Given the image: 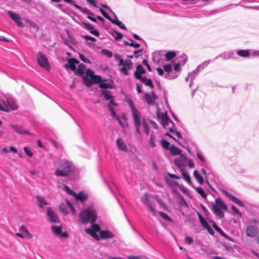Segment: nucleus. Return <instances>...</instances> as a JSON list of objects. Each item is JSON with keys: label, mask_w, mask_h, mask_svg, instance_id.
Here are the masks:
<instances>
[{"label": "nucleus", "mask_w": 259, "mask_h": 259, "mask_svg": "<svg viewBox=\"0 0 259 259\" xmlns=\"http://www.w3.org/2000/svg\"><path fill=\"white\" fill-rule=\"evenodd\" d=\"M182 174L183 178L187 181V182L190 184H191V178L189 175L184 171H182Z\"/></svg>", "instance_id": "obj_43"}, {"label": "nucleus", "mask_w": 259, "mask_h": 259, "mask_svg": "<svg viewBox=\"0 0 259 259\" xmlns=\"http://www.w3.org/2000/svg\"><path fill=\"white\" fill-rule=\"evenodd\" d=\"M257 233V228L250 225L246 228V234L248 237H254Z\"/></svg>", "instance_id": "obj_16"}, {"label": "nucleus", "mask_w": 259, "mask_h": 259, "mask_svg": "<svg viewBox=\"0 0 259 259\" xmlns=\"http://www.w3.org/2000/svg\"><path fill=\"white\" fill-rule=\"evenodd\" d=\"M235 54L234 51H230L229 52H223L218 56H217L214 59H217L219 58H222L223 60H228L230 59H234L235 57L234 56Z\"/></svg>", "instance_id": "obj_13"}, {"label": "nucleus", "mask_w": 259, "mask_h": 259, "mask_svg": "<svg viewBox=\"0 0 259 259\" xmlns=\"http://www.w3.org/2000/svg\"><path fill=\"white\" fill-rule=\"evenodd\" d=\"M185 241L188 244H191L193 242V239L192 237L187 236L185 237Z\"/></svg>", "instance_id": "obj_53"}, {"label": "nucleus", "mask_w": 259, "mask_h": 259, "mask_svg": "<svg viewBox=\"0 0 259 259\" xmlns=\"http://www.w3.org/2000/svg\"><path fill=\"white\" fill-rule=\"evenodd\" d=\"M8 14L10 16L11 18L16 22L18 26L20 27L23 26L22 22L21 21V17L18 14L12 11H8Z\"/></svg>", "instance_id": "obj_15"}, {"label": "nucleus", "mask_w": 259, "mask_h": 259, "mask_svg": "<svg viewBox=\"0 0 259 259\" xmlns=\"http://www.w3.org/2000/svg\"><path fill=\"white\" fill-rule=\"evenodd\" d=\"M111 22L113 24H114L117 25L119 27H120V28H121L122 29H124V30L127 29L126 27L125 26V25L124 24H123L121 21L118 20L117 18L116 19V20L112 19Z\"/></svg>", "instance_id": "obj_35"}, {"label": "nucleus", "mask_w": 259, "mask_h": 259, "mask_svg": "<svg viewBox=\"0 0 259 259\" xmlns=\"http://www.w3.org/2000/svg\"><path fill=\"white\" fill-rule=\"evenodd\" d=\"M143 64L147 67V69L149 71H152V69L147 60L144 59L143 60Z\"/></svg>", "instance_id": "obj_55"}, {"label": "nucleus", "mask_w": 259, "mask_h": 259, "mask_svg": "<svg viewBox=\"0 0 259 259\" xmlns=\"http://www.w3.org/2000/svg\"><path fill=\"white\" fill-rule=\"evenodd\" d=\"M84 77L91 78L96 83H98L101 81V76L100 75H95L94 72L90 69L87 70L85 76Z\"/></svg>", "instance_id": "obj_14"}, {"label": "nucleus", "mask_w": 259, "mask_h": 259, "mask_svg": "<svg viewBox=\"0 0 259 259\" xmlns=\"http://www.w3.org/2000/svg\"><path fill=\"white\" fill-rule=\"evenodd\" d=\"M158 214L163 219L169 222H172V220L170 219V218L163 211H158Z\"/></svg>", "instance_id": "obj_41"}, {"label": "nucleus", "mask_w": 259, "mask_h": 259, "mask_svg": "<svg viewBox=\"0 0 259 259\" xmlns=\"http://www.w3.org/2000/svg\"><path fill=\"white\" fill-rule=\"evenodd\" d=\"M102 6L103 7H104V8L106 9L107 10H109V11L110 12H111L112 13H113V16H114V18H115V19H117V16H116V15L115 14V13H114V12L112 11V10L110 8V7H108V6L107 5H102Z\"/></svg>", "instance_id": "obj_57"}, {"label": "nucleus", "mask_w": 259, "mask_h": 259, "mask_svg": "<svg viewBox=\"0 0 259 259\" xmlns=\"http://www.w3.org/2000/svg\"><path fill=\"white\" fill-rule=\"evenodd\" d=\"M63 189L67 193L72 196L76 200H79L83 202L88 198L87 193L81 191L77 194L66 185L64 186Z\"/></svg>", "instance_id": "obj_5"}, {"label": "nucleus", "mask_w": 259, "mask_h": 259, "mask_svg": "<svg viewBox=\"0 0 259 259\" xmlns=\"http://www.w3.org/2000/svg\"><path fill=\"white\" fill-rule=\"evenodd\" d=\"M156 98L157 96L154 92H152L151 95L147 93L144 95L145 100L149 104H154Z\"/></svg>", "instance_id": "obj_19"}, {"label": "nucleus", "mask_w": 259, "mask_h": 259, "mask_svg": "<svg viewBox=\"0 0 259 259\" xmlns=\"http://www.w3.org/2000/svg\"><path fill=\"white\" fill-rule=\"evenodd\" d=\"M169 149L171 154L173 155H179L181 152V150L176 147L174 145L170 146Z\"/></svg>", "instance_id": "obj_33"}, {"label": "nucleus", "mask_w": 259, "mask_h": 259, "mask_svg": "<svg viewBox=\"0 0 259 259\" xmlns=\"http://www.w3.org/2000/svg\"><path fill=\"white\" fill-rule=\"evenodd\" d=\"M197 214L199 218V220L201 226L203 227L204 229L207 230V232L211 235H213L214 234V232L213 229L211 228V227L208 225L205 219L202 216V215L199 212V211H197Z\"/></svg>", "instance_id": "obj_9"}, {"label": "nucleus", "mask_w": 259, "mask_h": 259, "mask_svg": "<svg viewBox=\"0 0 259 259\" xmlns=\"http://www.w3.org/2000/svg\"><path fill=\"white\" fill-rule=\"evenodd\" d=\"M99 235L101 239L113 238L115 237L114 234L108 230H101Z\"/></svg>", "instance_id": "obj_17"}, {"label": "nucleus", "mask_w": 259, "mask_h": 259, "mask_svg": "<svg viewBox=\"0 0 259 259\" xmlns=\"http://www.w3.org/2000/svg\"><path fill=\"white\" fill-rule=\"evenodd\" d=\"M157 139V134L154 133L153 132H152L150 137V140H149V145L152 148L155 147L156 146V141Z\"/></svg>", "instance_id": "obj_27"}, {"label": "nucleus", "mask_w": 259, "mask_h": 259, "mask_svg": "<svg viewBox=\"0 0 259 259\" xmlns=\"http://www.w3.org/2000/svg\"><path fill=\"white\" fill-rule=\"evenodd\" d=\"M81 11L82 12H83V13H85V14H87L88 15H93L91 11L87 8H82V10Z\"/></svg>", "instance_id": "obj_63"}, {"label": "nucleus", "mask_w": 259, "mask_h": 259, "mask_svg": "<svg viewBox=\"0 0 259 259\" xmlns=\"http://www.w3.org/2000/svg\"><path fill=\"white\" fill-rule=\"evenodd\" d=\"M98 83H99V86L101 89H106L109 88H112V85L109 83H108L106 81H103L101 80L100 82H99Z\"/></svg>", "instance_id": "obj_38"}, {"label": "nucleus", "mask_w": 259, "mask_h": 259, "mask_svg": "<svg viewBox=\"0 0 259 259\" xmlns=\"http://www.w3.org/2000/svg\"><path fill=\"white\" fill-rule=\"evenodd\" d=\"M176 56V53L174 51L168 52L165 55L166 60L169 61Z\"/></svg>", "instance_id": "obj_42"}, {"label": "nucleus", "mask_w": 259, "mask_h": 259, "mask_svg": "<svg viewBox=\"0 0 259 259\" xmlns=\"http://www.w3.org/2000/svg\"><path fill=\"white\" fill-rule=\"evenodd\" d=\"M145 73V70L143 66L141 65H138L134 74L135 77L138 79L142 77L141 74H144Z\"/></svg>", "instance_id": "obj_22"}, {"label": "nucleus", "mask_w": 259, "mask_h": 259, "mask_svg": "<svg viewBox=\"0 0 259 259\" xmlns=\"http://www.w3.org/2000/svg\"><path fill=\"white\" fill-rule=\"evenodd\" d=\"M83 81L85 85L88 87L91 86L93 83H95V82L93 80V79L91 78L87 77H83ZM95 83H96L95 82Z\"/></svg>", "instance_id": "obj_40"}, {"label": "nucleus", "mask_w": 259, "mask_h": 259, "mask_svg": "<svg viewBox=\"0 0 259 259\" xmlns=\"http://www.w3.org/2000/svg\"><path fill=\"white\" fill-rule=\"evenodd\" d=\"M74 169L73 163L67 160L60 161L58 169H56L55 174L58 177H66L72 172Z\"/></svg>", "instance_id": "obj_1"}, {"label": "nucleus", "mask_w": 259, "mask_h": 259, "mask_svg": "<svg viewBox=\"0 0 259 259\" xmlns=\"http://www.w3.org/2000/svg\"><path fill=\"white\" fill-rule=\"evenodd\" d=\"M152 198L153 199V195L149 193H146L144 194L142 201L143 203L149 205V207L151 208V210H154V209L152 207L151 203L150 201L151 199Z\"/></svg>", "instance_id": "obj_20"}, {"label": "nucleus", "mask_w": 259, "mask_h": 259, "mask_svg": "<svg viewBox=\"0 0 259 259\" xmlns=\"http://www.w3.org/2000/svg\"><path fill=\"white\" fill-rule=\"evenodd\" d=\"M212 207L213 210H226L227 209V205L220 198L216 199Z\"/></svg>", "instance_id": "obj_11"}, {"label": "nucleus", "mask_w": 259, "mask_h": 259, "mask_svg": "<svg viewBox=\"0 0 259 259\" xmlns=\"http://www.w3.org/2000/svg\"><path fill=\"white\" fill-rule=\"evenodd\" d=\"M97 218L96 211H81L79 215V221L83 224L94 223Z\"/></svg>", "instance_id": "obj_3"}, {"label": "nucleus", "mask_w": 259, "mask_h": 259, "mask_svg": "<svg viewBox=\"0 0 259 259\" xmlns=\"http://www.w3.org/2000/svg\"><path fill=\"white\" fill-rule=\"evenodd\" d=\"M85 69V65L83 64H80L78 65V68H76V69L74 71V73L78 76H82L84 74Z\"/></svg>", "instance_id": "obj_26"}, {"label": "nucleus", "mask_w": 259, "mask_h": 259, "mask_svg": "<svg viewBox=\"0 0 259 259\" xmlns=\"http://www.w3.org/2000/svg\"><path fill=\"white\" fill-rule=\"evenodd\" d=\"M111 35L114 38V39L118 41L122 38V34L117 31H114L110 33Z\"/></svg>", "instance_id": "obj_39"}, {"label": "nucleus", "mask_w": 259, "mask_h": 259, "mask_svg": "<svg viewBox=\"0 0 259 259\" xmlns=\"http://www.w3.org/2000/svg\"><path fill=\"white\" fill-rule=\"evenodd\" d=\"M82 24L88 30L91 31L94 28V27L90 24L85 22H83Z\"/></svg>", "instance_id": "obj_56"}, {"label": "nucleus", "mask_w": 259, "mask_h": 259, "mask_svg": "<svg viewBox=\"0 0 259 259\" xmlns=\"http://www.w3.org/2000/svg\"><path fill=\"white\" fill-rule=\"evenodd\" d=\"M24 151L26 154L28 155L30 157H32L33 156V153L30 151V149L27 147H25L24 148Z\"/></svg>", "instance_id": "obj_50"}, {"label": "nucleus", "mask_w": 259, "mask_h": 259, "mask_svg": "<svg viewBox=\"0 0 259 259\" xmlns=\"http://www.w3.org/2000/svg\"><path fill=\"white\" fill-rule=\"evenodd\" d=\"M237 54L242 57H248L250 55V50H240L237 52Z\"/></svg>", "instance_id": "obj_30"}, {"label": "nucleus", "mask_w": 259, "mask_h": 259, "mask_svg": "<svg viewBox=\"0 0 259 259\" xmlns=\"http://www.w3.org/2000/svg\"><path fill=\"white\" fill-rule=\"evenodd\" d=\"M91 229V231L95 232H100V231H101L100 226L98 224H94V223H93V225H92V229Z\"/></svg>", "instance_id": "obj_47"}, {"label": "nucleus", "mask_w": 259, "mask_h": 259, "mask_svg": "<svg viewBox=\"0 0 259 259\" xmlns=\"http://www.w3.org/2000/svg\"><path fill=\"white\" fill-rule=\"evenodd\" d=\"M157 117L160 119L161 123L164 128H168L170 132H173L175 130L174 123L168 118L166 112H157Z\"/></svg>", "instance_id": "obj_4"}, {"label": "nucleus", "mask_w": 259, "mask_h": 259, "mask_svg": "<svg viewBox=\"0 0 259 259\" xmlns=\"http://www.w3.org/2000/svg\"><path fill=\"white\" fill-rule=\"evenodd\" d=\"M36 199L38 205L40 208H42L44 206L48 205L49 204L46 199L41 196H37Z\"/></svg>", "instance_id": "obj_28"}, {"label": "nucleus", "mask_w": 259, "mask_h": 259, "mask_svg": "<svg viewBox=\"0 0 259 259\" xmlns=\"http://www.w3.org/2000/svg\"><path fill=\"white\" fill-rule=\"evenodd\" d=\"M37 61L40 66L47 70L50 68L48 59L41 52H39L37 55Z\"/></svg>", "instance_id": "obj_7"}, {"label": "nucleus", "mask_w": 259, "mask_h": 259, "mask_svg": "<svg viewBox=\"0 0 259 259\" xmlns=\"http://www.w3.org/2000/svg\"><path fill=\"white\" fill-rule=\"evenodd\" d=\"M178 75L179 74L177 72L174 71H172V70H171L168 73H166L164 74V77L168 79H174L177 78Z\"/></svg>", "instance_id": "obj_29"}, {"label": "nucleus", "mask_w": 259, "mask_h": 259, "mask_svg": "<svg viewBox=\"0 0 259 259\" xmlns=\"http://www.w3.org/2000/svg\"><path fill=\"white\" fill-rule=\"evenodd\" d=\"M139 79L145 85L149 87L151 89H153L154 88L152 81L150 78H148L146 76H143Z\"/></svg>", "instance_id": "obj_25"}, {"label": "nucleus", "mask_w": 259, "mask_h": 259, "mask_svg": "<svg viewBox=\"0 0 259 259\" xmlns=\"http://www.w3.org/2000/svg\"><path fill=\"white\" fill-rule=\"evenodd\" d=\"M85 232L90 234L92 237L95 239L96 240H99L101 239L100 238V235L98 236L96 232L91 231V229L87 228L85 230Z\"/></svg>", "instance_id": "obj_34"}, {"label": "nucleus", "mask_w": 259, "mask_h": 259, "mask_svg": "<svg viewBox=\"0 0 259 259\" xmlns=\"http://www.w3.org/2000/svg\"><path fill=\"white\" fill-rule=\"evenodd\" d=\"M132 113L137 133L139 135L141 134L140 128L142 125L145 134L146 135H148L149 133V127L147 121L145 119H143L141 123V115L137 110H133Z\"/></svg>", "instance_id": "obj_2"}, {"label": "nucleus", "mask_w": 259, "mask_h": 259, "mask_svg": "<svg viewBox=\"0 0 259 259\" xmlns=\"http://www.w3.org/2000/svg\"><path fill=\"white\" fill-rule=\"evenodd\" d=\"M17 108L15 105H12L10 101L2 100L0 102V110L9 111L10 110H14Z\"/></svg>", "instance_id": "obj_8"}, {"label": "nucleus", "mask_w": 259, "mask_h": 259, "mask_svg": "<svg viewBox=\"0 0 259 259\" xmlns=\"http://www.w3.org/2000/svg\"><path fill=\"white\" fill-rule=\"evenodd\" d=\"M124 66H125L128 69L131 70L133 66L132 62L128 60L124 61Z\"/></svg>", "instance_id": "obj_48"}, {"label": "nucleus", "mask_w": 259, "mask_h": 259, "mask_svg": "<svg viewBox=\"0 0 259 259\" xmlns=\"http://www.w3.org/2000/svg\"><path fill=\"white\" fill-rule=\"evenodd\" d=\"M20 231L25 233V236L27 238H29V239H31L32 238V237H33L32 235L29 232V231L27 230V229L24 225H22L21 226Z\"/></svg>", "instance_id": "obj_37"}, {"label": "nucleus", "mask_w": 259, "mask_h": 259, "mask_svg": "<svg viewBox=\"0 0 259 259\" xmlns=\"http://www.w3.org/2000/svg\"><path fill=\"white\" fill-rule=\"evenodd\" d=\"M79 64V61L76 59L71 58L68 60L67 64H66L65 67H69L71 70L74 71L76 69V65Z\"/></svg>", "instance_id": "obj_21"}, {"label": "nucleus", "mask_w": 259, "mask_h": 259, "mask_svg": "<svg viewBox=\"0 0 259 259\" xmlns=\"http://www.w3.org/2000/svg\"><path fill=\"white\" fill-rule=\"evenodd\" d=\"M48 220L52 223H58L59 218L55 211H47Z\"/></svg>", "instance_id": "obj_23"}, {"label": "nucleus", "mask_w": 259, "mask_h": 259, "mask_svg": "<svg viewBox=\"0 0 259 259\" xmlns=\"http://www.w3.org/2000/svg\"><path fill=\"white\" fill-rule=\"evenodd\" d=\"M12 128L17 133L20 134H29L31 135L29 131L21 125H15L11 124Z\"/></svg>", "instance_id": "obj_18"}, {"label": "nucleus", "mask_w": 259, "mask_h": 259, "mask_svg": "<svg viewBox=\"0 0 259 259\" xmlns=\"http://www.w3.org/2000/svg\"><path fill=\"white\" fill-rule=\"evenodd\" d=\"M101 95L107 100L112 99V98H113L111 92H110L109 91L103 90L102 91Z\"/></svg>", "instance_id": "obj_36"}, {"label": "nucleus", "mask_w": 259, "mask_h": 259, "mask_svg": "<svg viewBox=\"0 0 259 259\" xmlns=\"http://www.w3.org/2000/svg\"><path fill=\"white\" fill-rule=\"evenodd\" d=\"M194 177L197 180V181L200 184L202 185L204 183V180L203 177L200 176L197 170H195L193 172Z\"/></svg>", "instance_id": "obj_32"}, {"label": "nucleus", "mask_w": 259, "mask_h": 259, "mask_svg": "<svg viewBox=\"0 0 259 259\" xmlns=\"http://www.w3.org/2000/svg\"><path fill=\"white\" fill-rule=\"evenodd\" d=\"M100 11L102 13V14L108 20H109L110 22L112 20L111 17L108 15V14L102 9H100Z\"/></svg>", "instance_id": "obj_51"}, {"label": "nucleus", "mask_w": 259, "mask_h": 259, "mask_svg": "<svg viewBox=\"0 0 259 259\" xmlns=\"http://www.w3.org/2000/svg\"><path fill=\"white\" fill-rule=\"evenodd\" d=\"M116 145L118 148L124 152H126L127 149L126 145L121 139H118L116 141Z\"/></svg>", "instance_id": "obj_24"}, {"label": "nucleus", "mask_w": 259, "mask_h": 259, "mask_svg": "<svg viewBox=\"0 0 259 259\" xmlns=\"http://www.w3.org/2000/svg\"><path fill=\"white\" fill-rule=\"evenodd\" d=\"M101 52L103 54L107 56L108 58H111L113 56V53L111 51L107 49L102 50Z\"/></svg>", "instance_id": "obj_44"}, {"label": "nucleus", "mask_w": 259, "mask_h": 259, "mask_svg": "<svg viewBox=\"0 0 259 259\" xmlns=\"http://www.w3.org/2000/svg\"><path fill=\"white\" fill-rule=\"evenodd\" d=\"M79 58L81 60V61L85 63H91L90 60L85 58V57L81 54H79Z\"/></svg>", "instance_id": "obj_58"}, {"label": "nucleus", "mask_w": 259, "mask_h": 259, "mask_svg": "<svg viewBox=\"0 0 259 259\" xmlns=\"http://www.w3.org/2000/svg\"><path fill=\"white\" fill-rule=\"evenodd\" d=\"M163 68L166 73H168L172 70L171 66L170 64H166L163 66Z\"/></svg>", "instance_id": "obj_54"}, {"label": "nucleus", "mask_w": 259, "mask_h": 259, "mask_svg": "<svg viewBox=\"0 0 259 259\" xmlns=\"http://www.w3.org/2000/svg\"><path fill=\"white\" fill-rule=\"evenodd\" d=\"M250 55L254 57L259 56V50H250Z\"/></svg>", "instance_id": "obj_59"}, {"label": "nucleus", "mask_w": 259, "mask_h": 259, "mask_svg": "<svg viewBox=\"0 0 259 259\" xmlns=\"http://www.w3.org/2000/svg\"><path fill=\"white\" fill-rule=\"evenodd\" d=\"M120 71L122 72L124 75H127L128 72L127 71V68L125 66H123L120 69Z\"/></svg>", "instance_id": "obj_64"}, {"label": "nucleus", "mask_w": 259, "mask_h": 259, "mask_svg": "<svg viewBox=\"0 0 259 259\" xmlns=\"http://www.w3.org/2000/svg\"><path fill=\"white\" fill-rule=\"evenodd\" d=\"M130 40L132 41L130 44V47H132L134 48H138L140 47V45L139 44L133 42V40L132 39Z\"/></svg>", "instance_id": "obj_62"}, {"label": "nucleus", "mask_w": 259, "mask_h": 259, "mask_svg": "<svg viewBox=\"0 0 259 259\" xmlns=\"http://www.w3.org/2000/svg\"><path fill=\"white\" fill-rule=\"evenodd\" d=\"M223 194L225 195L229 200H231L232 201L235 203L236 204H237L239 206H243L244 205L243 203L240 201L239 199L237 198L231 194L230 193L227 192L226 190H223L222 191Z\"/></svg>", "instance_id": "obj_12"}, {"label": "nucleus", "mask_w": 259, "mask_h": 259, "mask_svg": "<svg viewBox=\"0 0 259 259\" xmlns=\"http://www.w3.org/2000/svg\"><path fill=\"white\" fill-rule=\"evenodd\" d=\"M90 32L92 34H93L97 37L99 36V35H100V33L98 32V31L97 30L95 29L94 28H93V29L90 31Z\"/></svg>", "instance_id": "obj_61"}, {"label": "nucleus", "mask_w": 259, "mask_h": 259, "mask_svg": "<svg viewBox=\"0 0 259 259\" xmlns=\"http://www.w3.org/2000/svg\"><path fill=\"white\" fill-rule=\"evenodd\" d=\"M153 199H155L159 205L163 209H167L166 204L157 195H153Z\"/></svg>", "instance_id": "obj_31"}, {"label": "nucleus", "mask_w": 259, "mask_h": 259, "mask_svg": "<svg viewBox=\"0 0 259 259\" xmlns=\"http://www.w3.org/2000/svg\"><path fill=\"white\" fill-rule=\"evenodd\" d=\"M216 231L219 232L225 238L228 239V240H231V238L227 234H226L220 227L217 228Z\"/></svg>", "instance_id": "obj_49"}, {"label": "nucleus", "mask_w": 259, "mask_h": 259, "mask_svg": "<svg viewBox=\"0 0 259 259\" xmlns=\"http://www.w3.org/2000/svg\"><path fill=\"white\" fill-rule=\"evenodd\" d=\"M197 156L199 159L202 162L205 163L206 162V160L203 155L201 154L200 152H197Z\"/></svg>", "instance_id": "obj_52"}, {"label": "nucleus", "mask_w": 259, "mask_h": 259, "mask_svg": "<svg viewBox=\"0 0 259 259\" xmlns=\"http://www.w3.org/2000/svg\"><path fill=\"white\" fill-rule=\"evenodd\" d=\"M51 230L55 235L60 237L67 238L69 236V234L67 232H62V227L61 226H52Z\"/></svg>", "instance_id": "obj_10"}, {"label": "nucleus", "mask_w": 259, "mask_h": 259, "mask_svg": "<svg viewBox=\"0 0 259 259\" xmlns=\"http://www.w3.org/2000/svg\"><path fill=\"white\" fill-rule=\"evenodd\" d=\"M161 145L162 147L165 149H169V143L165 140H162L161 141Z\"/></svg>", "instance_id": "obj_46"}, {"label": "nucleus", "mask_w": 259, "mask_h": 259, "mask_svg": "<svg viewBox=\"0 0 259 259\" xmlns=\"http://www.w3.org/2000/svg\"><path fill=\"white\" fill-rule=\"evenodd\" d=\"M196 191L202 197L205 198L206 197V194L204 192V190L201 187H197L196 188Z\"/></svg>", "instance_id": "obj_45"}, {"label": "nucleus", "mask_w": 259, "mask_h": 259, "mask_svg": "<svg viewBox=\"0 0 259 259\" xmlns=\"http://www.w3.org/2000/svg\"><path fill=\"white\" fill-rule=\"evenodd\" d=\"M82 37L84 38L87 40H90L94 42L96 41V39L95 38L89 35H84Z\"/></svg>", "instance_id": "obj_60"}, {"label": "nucleus", "mask_w": 259, "mask_h": 259, "mask_svg": "<svg viewBox=\"0 0 259 259\" xmlns=\"http://www.w3.org/2000/svg\"><path fill=\"white\" fill-rule=\"evenodd\" d=\"M210 60H208L202 63L201 64L198 65L196 68L192 72H190L188 74V76L191 80V82H193L194 79L195 78L196 76L198 75L200 71L203 70L206 66H207L210 62Z\"/></svg>", "instance_id": "obj_6"}]
</instances>
